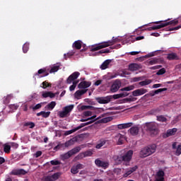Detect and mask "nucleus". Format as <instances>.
Segmentation results:
<instances>
[{"label": "nucleus", "instance_id": "f704fd0d", "mask_svg": "<svg viewBox=\"0 0 181 181\" xmlns=\"http://www.w3.org/2000/svg\"><path fill=\"white\" fill-rule=\"evenodd\" d=\"M136 100H138V98H126L123 100L124 103H134V101H136Z\"/></svg>", "mask_w": 181, "mask_h": 181}, {"label": "nucleus", "instance_id": "a211bd4d", "mask_svg": "<svg viewBox=\"0 0 181 181\" xmlns=\"http://www.w3.org/2000/svg\"><path fill=\"white\" fill-rule=\"evenodd\" d=\"M87 91H88L87 89L76 90V93H74L75 98H76L77 100H80V98H81V95H83V94H86Z\"/></svg>", "mask_w": 181, "mask_h": 181}, {"label": "nucleus", "instance_id": "37998d69", "mask_svg": "<svg viewBox=\"0 0 181 181\" xmlns=\"http://www.w3.org/2000/svg\"><path fill=\"white\" fill-rule=\"evenodd\" d=\"M157 121H159L160 122H166L168 121V119L165 117L163 115L157 116Z\"/></svg>", "mask_w": 181, "mask_h": 181}, {"label": "nucleus", "instance_id": "473e14b6", "mask_svg": "<svg viewBox=\"0 0 181 181\" xmlns=\"http://www.w3.org/2000/svg\"><path fill=\"white\" fill-rule=\"evenodd\" d=\"M113 159L115 160L116 163H122V162H124L122 156H115L113 157Z\"/></svg>", "mask_w": 181, "mask_h": 181}, {"label": "nucleus", "instance_id": "09e8293b", "mask_svg": "<svg viewBox=\"0 0 181 181\" xmlns=\"http://www.w3.org/2000/svg\"><path fill=\"white\" fill-rule=\"evenodd\" d=\"M41 87H42L44 89L47 88V87H52V84L49 83V82H47V81H45L44 82H42Z\"/></svg>", "mask_w": 181, "mask_h": 181}, {"label": "nucleus", "instance_id": "774afa93", "mask_svg": "<svg viewBox=\"0 0 181 181\" xmlns=\"http://www.w3.org/2000/svg\"><path fill=\"white\" fill-rule=\"evenodd\" d=\"M45 181H54L52 178V175H48L45 177Z\"/></svg>", "mask_w": 181, "mask_h": 181}, {"label": "nucleus", "instance_id": "0e129e2a", "mask_svg": "<svg viewBox=\"0 0 181 181\" xmlns=\"http://www.w3.org/2000/svg\"><path fill=\"white\" fill-rule=\"evenodd\" d=\"M64 146V144H58L57 146H55L54 148V151H59V149H60V148H63Z\"/></svg>", "mask_w": 181, "mask_h": 181}, {"label": "nucleus", "instance_id": "bf43d9fd", "mask_svg": "<svg viewBox=\"0 0 181 181\" xmlns=\"http://www.w3.org/2000/svg\"><path fill=\"white\" fill-rule=\"evenodd\" d=\"M42 151H37L35 153L33 154L34 158H40V156H42Z\"/></svg>", "mask_w": 181, "mask_h": 181}, {"label": "nucleus", "instance_id": "49530a36", "mask_svg": "<svg viewBox=\"0 0 181 181\" xmlns=\"http://www.w3.org/2000/svg\"><path fill=\"white\" fill-rule=\"evenodd\" d=\"M78 129H80L78 128V127H76V128H74V129H71V130L66 131V132H65V135H66V136H67V135H71V134H73V132H76V131H78Z\"/></svg>", "mask_w": 181, "mask_h": 181}, {"label": "nucleus", "instance_id": "f257e3e1", "mask_svg": "<svg viewBox=\"0 0 181 181\" xmlns=\"http://www.w3.org/2000/svg\"><path fill=\"white\" fill-rule=\"evenodd\" d=\"M156 152V145L152 144L142 148L139 153L140 158H148Z\"/></svg>", "mask_w": 181, "mask_h": 181}, {"label": "nucleus", "instance_id": "cd10ccee", "mask_svg": "<svg viewBox=\"0 0 181 181\" xmlns=\"http://www.w3.org/2000/svg\"><path fill=\"white\" fill-rule=\"evenodd\" d=\"M139 69V65H138V64H131L129 65V70H130V71H136Z\"/></svg>", "mask_w": 181, "mask_h": 181}, {"label": "nucleus", "instance_id": "9b49d317", "mask_svg": "<svg viewBox=\"0 0 181 181\" xmlns=\"http://www.w3.org/2000/svg\"><path fill=\"white\" fill-rule=\"evenodd\" d=\"M132 155H134V151L132 150L128 151L124 155L122 156L123 158V162H131V159H132Z\"/></svg>", "mask_w": 181, "mask_h": 181}, {"label": "nucleus", "instance_id": "39448f33", "mask_svg": "<svg viewBox=\"0 0 181 181\" xmlns=\"http://www.w3.org/2000/svg\"><path fill=\"white\" fill-rule=\"evenodd\" d=\"M95 164L98 168H103V169H107L110 166V162L108 160H101L100 158L95 160Z\"/></svg>", "mask_w": 181, "mask_h": 181}, {"label": "nucleus", "instance_id": "5701e85b", "mask_svg": "<svg viewBox=\"0 0 181 181\" xmlns=\"http://www.w3.org/2000/svg\"><path fill=\"white\" fill-rule=\"evenodd\" d=\"M132 125H133L132 122L120 124L117 125V128L118 129H125L127 128H130V127H132Z\"/></svg>", "mask_w": 181, "mask_h": 181}, {"label": "nucleus", "instance_id": "a878e982", "mask_svg": "<svg viewBox=\"0 0 181 181\" xmlns=\"http://www.w3.org/2000/svg\"><path fill=\"white\" fill-rule=\"evenodd\" d=\"M70 158H71V154L70 153V151H68L60 156V158L62 159V160H66L67 159H70Z\"/></svg>", "mask_w": 181, "mask_h": 181}, {"label": "nucleus", "instance_id": "8fccbe9b", "mask_svg": "<svg viewBox=\"0 0 181 181\" xmlns=\"http://www.w3.org/2000/svg\"><path fill=\"white\" fill-rule=\"evenodd\" d=\"M165 73H166V69H165V68H162L158 71L156 74H157V76H162V75L165 74Z\"/></svg>", "mask_w": 181, "mask_h": 181}, {"label": "nucleus", "instance_id": "f8f14e48", "mask_svg": "<svg viewBox=\"0 0 181 181\" xmlns=\"http://www.w3.org/2000/svg\"><path fill=\"white\" fill-rule=\"evenodd\" d=\"M177 132V128H173L167 130L165 133L163 134V138H169V136H172L175 135Z\"/></svg>", "mask_w": 181, "mask_h": 181}, {"label": "nucleus", "instance_id": "6e6d98bb", "mask_svg": "<svg viewBox=\"0 0 181 181\" xmlns=\"http://www.w3.org/2000/svg\"><path fill=\"white\" fill-rule=\"evenodd\" d=\"M67 115L68 114L64 110L59 112V117L60 118H65V117H67Z\"/></svg>", "mask_w": 181, "mask_h": 181}, {"label": "nucleus", "instance_id": "423d86ee", "mask_svg": "<svg viewBox=\"0 0 181 181\" xmlns=\"http://www.w3.org/2000/svg\"><path fill=\"white\" fill-rule=\"evenodd\" d=\"M81 110L84 111L85 110H90L91 111H95V112H104V108L103 107H95L91 105H82Z\"/></svg>", "mask_w": 181, "mask_h": 181}, {"label": "nucleus", "instance_id": "79ce46f5", "mask_svg": "<svg viewBox=\"0 0 181 181\" xmlns=\"http://www.w3.org/2000/svg\"><path fill=\"white\" fill-rule=\"evenodd\" d=\"M60 69V66L59 65H55L51 68L49 70V73H56L57 71H59V69Z\"/></svg>", "mask_w": 181, "mask_h": 181}, {"label": "nucleus", "instance_id": "4c0bfd02", "mask_svg": "<svg viewBox=\"0 0 181 181\" xmlns=\"http://www.w3.org/2000/svg\"><path fill=\"white\" fill-rule=\"evenodd\" d=\"M23 127H28L30 129L35 128V123L33 122H27L23 123Z\"/></svg>", "mask_w": 181, "mask_h": 181}, {"label": "nucleus", "instance_id": "2eb2a0df", "mask_svg": "<svg viewBox=\"0 0 181 181\" xmlns=\"http://www.w3.org/2000/svg\"><path fill=\"white\" fill-rule=\"evenodd\" d=\"M39 74H43L40 77H46L49 74V69L46 68L40 69L38 70L37 73L35 74V76H39Z\"/></svg>", "mask_w": 181, "mask_h": 181}, {"label": "nucleus", "instance_id": "4468645a", "mask_svg": "<svg viewBox=\"0 0 181 181\" xmlns=\"http://www.w3.org/2000/svg\"><path fill=\"white\" fill-rule=\"evenodd\" d=\"M163 59L162 58H152L149 62L148 64L153 66V64H163Z\"/></svg>", "mask_w": 181, "mask_h": 181}, {"label": "nucleus", "instance_id": "f03ea898", "mask_svg": "<svg viewBox=\"0 0 181 181\" xmlns=\"http://www.w3.org/2000/svg\"><path fill=\"white\" fill-rule=\"evenodd\" d=\"M115 43V40H112L107 42H104L98 45H92L90 47V52H97L98 50H101L108 46H112Z\"/></svg>", "mask_w": 181, "mask_h": 181}, {"label": "nucleus", "instance_id": "2f4dec72", "mask_svg": "<svg viewBox=\"0 0 181 181\" xmlns=\"http://www.w3.org/2000/svg\"><path fill=\"white\" fill-rule=\"evenodd\" d=\"M73 108H74V105H68L64 108V111L67 114H69V112H71V111H73Z\"/></svg>", "mask_w": 181, "mask_h": 181}, {"label": "nucleus", "instance_id": "864d4df0", "mask_svg": "<svg viewBox=\"0 0 181 181\" xmlns=\"http://www.w3.org/2000/svg\"><path fill=\"white\" fill-rule=\"evenodd\" d=\"M71 172L73 173V175H76L78 172V169L77 168V167L76 165H74L71 168Z\"/></svg>", "mask_w": 181, "mask_h": 181}, {"label": "nucleus", "instance_id": "de8ad7c7", "mask_svg": "<svg viewBox=\"0 0 181 181\" xmlns=\"http://www.w3.org/2000/svg\"><path fill=\"white\" fill-rule=\"evenodd\" d=\"M79 155L80 156H81V155H83L84 157L92 156L93 152L90 151H85L84 153H80Z\"/></svg>", "mask_w": 181, "mask_h": 181}, {"label": "nucleus", "instance_id": "dca6fc26", "mask_svg": "<svg viewBox=\"0 0 181 181\" xmlns=\"http://www.w3.org/2000/svg\"><path fill=\"white\" fill-rule=\"evenodd\" d=\"M138 169V166L135 165L132 168H129L127 172L123 175V177H128L129 175H132L134 172H136V170Z\"/></svg>", "mask_w": 181, "mask_h": 181}, {"label": "nucleus", "instance_id": "a19ab883", "mask_svg": "<svg viewBox=\"0 0 181 181\" xmlns=\"http://www.w3.org/2000/svg\"><path fill=\"white\" fill-rule=\"evenodd\" d=\"M60 176H62L61 173H55L52 175H51V177L53 181H55V180H57V179H59V177H60Z\"/></svg>", "mask_w": 181, "mask_h": 181}, {"label": "nucleus", "instance_id": "aec40b11", "mask_svg": "<svg viewBox=\"0 0 181 181\" xmlns=\"http://www.w3.org/2000/svg\"><path fill=\"white\" fill-rule=\"evenodd\" d=\"M91 86V82L90 81H81L78 85V88H88Z\"/></svg>", "mask_w": 181, "mask_h": 181}, {"label": "nucleus", "instance_id": "9d476101", "mask_svg": "<svg viewBox=\"0 0 181 181\" xmlns=\"http://www.w3.org/2000/svg\"><path fill=\"white\" fill-rule=\"evenodd\" d=\"M148 93V89L145 88H139L135 90L132 92L133 97H139V95H144V94H146Z\"/></svg>", "mask_w": 181, "mask_h": 181}, {"label": "nucleus", "instance_id": "e2e57ef3", "mask_svg": "<svg viewBox=\"0 0 181 181\" xmlns=\"http://www.w3.org/2000/svg\"><path fill=\"white\" fill-rule=\"evenodd\" d=\"M99 54H103V53H110L109 49H102L98 52Z\"/></svg>", "mask_w": 181, "mask_h": 181}, {"label": "nucleus", "instance_id": "b1692460", "mask_svg": "<svg viewBox=\"0 0 181 181\" xmlns=\"http://www.w3.org/2000/svg\"><path fill=\"white\" fill-rule=\"evenodd\" d=\"M81 151V146H76L71 150L69 151V153L71 154V156H73V155H76V153H78Z\"/></svg>", "mask_w": 181, "mask_h": 181}, {"label": "nucleus", "instance_id": "412c9836", "mask_svg": "<svg viewBox=\"0 0 181 181\" xmlns=\"http://www.w3.org/2000/svg\"><path fill=\"white\" fill-rule=\"evenodd\" d=\"M129 132L133 136H136L139 134V128L138 127H132L129 129Z\"/></svg>", "mask_w": 181, "mask_h": 181}, {"label": "nucleus", "instance_id": "c756f323", "mask_svg": "<svg viewBox=\"0 0 181 181\" xmlns=\"http://www.w3.org/2000/svg\"><path fill=\"white\" fill-rule=\"evenodd\" d=\"M75 140L74 139H71L70 140L65 142V144H62L65 148H69V146H71V145H74Z\"/></svg>", "mask_w": 181, "mask_h": 181}, {"label": "nucleus", "instance_id": "e433bc0d", "mask_svg": "<svg viewBox=\"0 0 181 181\" xmlns=\"http://www.w3.org/2000/svg\"><path fill=\"white\" fill-rule=\"evenodd\" d=\"M56 107V102L52 101L49 104L47 105V108L49 110V111H52L54 107Z\"/></svg>", "mask_w": 181, "mask_h": 181}, {"label": "nucleus", "instance_id": "680f3d73", "mask_svg": "<svg viewBox=\"0 0 181 181\" xmlns=\"http://www.w3.org/2000/svg\"><path fill=\"white\" fill-rule=\"evenodd\" d=\"M83 115L85 117H91V115H93V112L91 111H85L83 112Z\"/></svg>", "mask_w": 181, "mask_h": 181}, {"label": "nucleus", "instance_id": "393cba45", "mask_svg": "<svg viewBox=\"0 0 181 181\" xmlns=\"http://www.w3.org/2000/svg\"><path fill=\"white\" fill-rule=\"evenodd\" d=\"M168 60H179V57L175 53L168 54L167 56Z\"/></svg>", "mask_w": 181, "mask_h": 181}, {"label": "nucleus", "instance_id": "69168bd1", "mask_svg": "<svg viewBox=\"0 0 181 181\" xmlns=\"http://www.w3.org/2000/svg\"><path fill=\"white\" fill-rule=\"evenodd\" d=\"M180 28H181V25H178L175 28H170L169 30H170V32H172V30H179V29H180Z\"/></svg>", "mask_w": 181, "mask_h": 181}, {"label": "nucleus", "instance_id": "13d9d810", "mask_svg": "<svg viewBox=\"0 0 181 181\" xmlns=\"http://www.w3.org/2000/svg\"><path fill=\"white\" fill-rule=\"evenodd\" d=\"M157 176L158 177H163V176H165V172H163V170H159L157 173Z\"/></svg>", "mask_w": 181, "mask_h": 181}, {"label": "nucleus", "instance_id": "58836bf2", "mask_svg": "<svg viewBox=\"0 0 181 181\" xmlns=\"http://www.w3.org/2000/svg\"><path fill=\"white\" fill-rule=\"evenodd\" d=\"M168 88H159L157 89L156 90L154 91V93H151V97H153V95H155V94H159V93H163V91H167Z\"/></svg>", "mask_w": 181, "mask_h": 181}, {"label": "nucleus", "instance_id": "4be33fe9", "mask_svg": "<svg viewBox=\"0 0 181 181\" xmlns=\"http://www.w3.org/2000/svg\"><path fill=\"white\" fill-rule=\"evenodd\" d=\"M42 95L43 98H47V97H49V98H54V97H56V93L50 91H47L44 92Z\"/></svg>", "mask_w": 181, "mask_h": 181}, {"label": "nucleus", "instance_id": "603ef678", "mask_svg": "<svg viewBox=\"0 0 181 181\" xmlns=\"http://www.w3.org/2000/svg\"><path fill=\"white\" fill-rule=\"evenodd\" d=\"M71 56H74V52H68L67 54H64V57L65 60H67L68 57H71Z\"/></svg>", "mask_w": 181, "mask_h": 181}, {"label": "nucleus", "instance_id": "c9c22d12", "mask_svg": "<svg viewBox=\"0 0 181 181\" xmlns=\"http://www.w3.org/2000/svg\"><path fill=\"white\" fill-rule=\"evenodd\" d=\"M145 39V37L144 36H139V37H136L135 39H133L132 38V36H131L129 38V42L131 41L132 43H134V42H135V40H142Z\"/></svg>", "mask_w": 181, "mask_h": 181}, {"label": "nucleus", "instance_id": "052dcab7", "mask_svg": "<svg viewBox=\"0 0 181 181\" xmlns=\"http://www.w3.org/2000/svg\"><path fill=\"white\" fill-rule=\"evenodd\" d=\"M50 117V112H43L42 113V117L43 118H49Z\"/></svg>", "mask_w": 181, "mask_h": 181}, {"label": "nucleus", "instance_id": "338daca9", "mask_svg": "<svg viewBox=\"0 0 181 181\" xmlns=\"http://www.w3.org/2000/svg\"><path fill=\"white\" fill-rule=\"evenodd\" d=\"M10 108L11 110H17L18 108H19V105H10Z\"/></svg>", "mask_w": 181, "mask_h": 181}, {"label": "nucleus", "instance_id": "c85d7f7f", "mask_svg": "<svg viewBox=\"0 0 181 181\" xmlns=\"http://www.w3.org/2000/svg\"><path fill=\"white\" fill-rule=\"evenodd\" d=\"M81 40L75 41L73 43L72 47H74V49H76V50H80V49H81Z\"/></svg>", "mask_w": 181, "mask_h": 181}, {"label": "nucleus", "instance_id": "1a4fd4ad", "mask_svg": "<svg viewBox=\"0 0 181 181\" xmlns=\"http://www.w3.org/2000/svg\"><path fill=\"white\" fill-rule=\"evenodd\" d=\"M99 104H108L112 100V96H106L105 98H95Z\"/></svg>", "mask_w": 181, "mask_h": 181}, {"label": "nucleus", "instance_id": "6ab92c4d", "mask_svg": "<svg viewBox=\"0 0 181 181\" xmlns=\"http://www.w3.org/2000/svg\"><path fill=\"white\" fill-rule=\"evenodd\" d=\"M107 142H108V140H107L105 139H100L95 146L96 149H101V148H103V146H104V145H105V144H107Z\"/></svg>", "mask_w": 181, "mask_h": 181}, {"label": "nucleus", "instance_id": "ea45409f", "mask_svg": "<svg viewBox=\"0 0 181 181\" xmlns=\"http://www.w3.org/2000/svg\"><path fill=\"white\" fill-rule=\"evenodd\" d=\"M134 88H135V86L131 85L120 89V91H132V90H134Z\"/></svg>", "mask_w": 181, "mask_h": 181}, {"label": "nucleus", "instance_id": "20e7f679", "mask_svg": "<svg viewBox=\"0 0 181 181\" xmlns=\"http://www.w3.org/2000/svg\"><path fill=\"white\" fill-rule=\"evenodd\" d=\"M146 131L150 134L151 136H155L159 134V129L158 128V124L154 122H150L146 124Z\"/></svg>", "mask_w": 181, "mask_h": 181}, {"label": "nucleus", "instance_id": "3c124183", "mask_svg": "<svg viewBox=\"0 0 181 181\" xmlns=\"http://www.w3.org/2000/svg\"><path fill=\"white\" fill-rule=\"evenodd\" d=\"M175 155L176 156L181 155V144L177 146Z\"/></svg>", "mask_w": 181, "mask_h": 181}, {"label": "nucleus", "instance_id": "bb28decb", "mask_svg": "<svg viewBox=\"0 0 181 181\" xmlns=\"http://www.w3.org/2000/svg\"><path fill=\"white\" fill-rule=\"evenodd\" d=\"M110 63H111V59L105 60L100 66V69L102 70H105V69H108V66H110Z\"/></svg>", "mask_w": 181, "mask_h": 181}, {"label": "nucleus", "instance_id": "4d7b16f0", "mask_svg": "<svg viewBox=\"0 0 181 181\" xmlns=\"http://www.w3.org/2000/svg\"><path fill=\"white\" fill-rule=\"evenodd\" d=\"M50 163L51 165L54 166V165H60V163H62L57 160H52L50 161Z\"/></svg>", "mask_w": 181, "mask_h": 181}, {"label": "nucleus", "instance_id": "a18cd8bd", "mask_svg": "<svg viewBox=\"0 0 181 181\" xmlns=\"http://www.w3.org/2000/svg\"><path fill=\"white\" fill-rule=\"evenodd\" d=\"M29 50V43L26 42L23 45V53H28Z\"/></svg>", "mask_w": 181, "mask_h": 181}, {"label": "nucleus", "instance_id": "6e6552de", "mask_svg": "<svg viewBox=\"0 0 181 181\" xmlns=\"http://www.w3.org/2000/svg\"><path fill=\"white\" fill-rule=\"evenodd\" d=\"M78 76H80V72L78 71L74 72L66 79V83L71 84V83H73L74 80H77V78H78Z\"/></svg>", "mask_w": 181, "mask_h": 181}, {"label": "nucleus", "instance_id": "c03bdc74", "mask_svg": "<svg viewBox=\"0 0 181 181\" xmlns=\"http://www.w3.org/2000/svg\"><path fill=\"white\" fill-rule=\"evenodd\" d=\"M4 151L5 153H11V146L8 144L4 145Z\"/></svg>", "mask_w": 181, "mask_h": 181}, {"label": "nucleus", "instance_id": "0eeeda50", "mask_svg": "<svg viewBox=\"0 0 181 181\" xmlns=\"http://www.w3.org/2000/svg\"><path fill=\"white\" fill-rule=\"evenodd\" d=\"M121 87V81L119 79H117L115 81V82L112 83V85L110 87V91L111 93H117L118 90H119V88Z\"/></svg>", "mask_w": 181, "mask_h": 181}, {"label": "nucleus", "instance_id": "7ed1b4c3", "mask_svg": "<svg viewBox=\"0 0 181 181\" xmlns=\"http://www.w3.org/2000/svg\"><path fill=\"white\" fill-rule=\"evenodd\" d=\"M179 23V21L174 19L170 21H165L164 23H161L160 25H153L152 27L148 28V30H158V29H162V28H165V26H169V25H177Z\"/></svg>", "mask_w": 181, "mask_h": 181}, {"label": "nucleus", "instance_id": "ddd939ff", "mask_svg": "<svg viewBox=\"0 0 181 181\" xmlns=\"http://www.w3.org/2000/svg\"><path fill=\"white\" fill-rule=\"evenodd\" d=\"M26 173H28V172L24 169H16L11 172V175L13 176H21V175H26Z\"/></svg>", "mask_w": 181, "mask_h": 181}, {"label": "nucleus", "instance_id": "72a5a7b5", "mask_svg": "<svg viewBox=\"0 0 181 181\" xmlns=\"http://www.w3.org/2000/svg\"><path fill=\"white\" fill-rule=\"evenodd\" d=\"M151 83H152V80L146 79L145 81H142L139 82V85L141 86V87H143L144 86H148V85L151 84Z\"/></svg>", "mask_w": 181, "mask_h": 181}, {"label": "nucleus", "instance_id": "7c9ffc66", "mask_svg": "<svg viewBox=\"0 0 181 181\" xmlns=\"http://www.w3.org/2000/svg\"><path fill=\"white\" fill-rule=\"evenodd\" d=\"M95 121H97V119L87 122L86 123H81L80 126L78 127V128H79V129H81V128H83V127H87V125H90V124H93V122H95Z\"/></svg>", "mask_w": 181, "mask_h": 181}, {"label": "nucleus", "instance_id": "f3484780", "mask_svg": "<svg viewBox=\"0 0 181 181\" xmlns=\"http://www.w3.org/2000/svg\"><path fill=\"white\" fill-rule=\"evenodd\" d=\"M115 140L117 141V145H122V144H124V141H125V136L121 134H118L115 136Z\"/></svg>", "mask_w": 181, "mask_h": 181}, {"label": "nucleus", "instance_id": "5fc2aeb1", "mask_svg": "<svg viewBox=\"0 0 181 181\" xmlns=\"http://www.w3.org/2000/svg\"><path fill=\"white\" fill-rule=\"evenodd\" d=\"M42 105H43V103H38L33 107V110L34 111L36 110H40V108H42Z\"/></svg>", "mask_w": 181, "mask_h": 181}]
</instances>
